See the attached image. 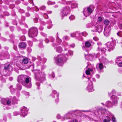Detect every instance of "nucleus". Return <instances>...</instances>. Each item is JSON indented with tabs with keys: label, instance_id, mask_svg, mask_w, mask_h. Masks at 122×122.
<instances>
[{
	"label": "nucleus",
	"instance_id": "nucleus-20",
	"mask_svg": "<svg viewBox=\"0 0 122 122\" xmlns=\"http://www.w3.org/2000/svg\"><path fill=\"white\" fill-rule=\"evenodd\" d=\"M81 34L79 33V32L77 31L71 34V36L73 37H76L77 39L79 41V36H80Z\"/></svg>",
	"mask_w": 122,
	"mask_h": 122
},
{
	"label": "nucleus",
	"instance_id": "nucleus-39",
	"mask_svg": "<svg viewBox=\"0 0 122 122\" xmlns=\"http://www.w3.org/2000/svg\"><path fill=\"white\" fill-rule=\"evenodd\" d=\"M43 41V40L41 39L40 40V41H41V42L39 43V46L41 48H42L43 47V44L42 42V41Z\"/></svg>",
	"mask_w": 122,
	"mask_h": 122
},
{
	"label": "nucleus",
	"instance_id": "nucleus-14",
	"mask_svg": "<svg viewBox=\"0 0 122 122\" xmlns=\"http://www.w3.org/2000/svg\"><path fill=\"white\" fill-rule=\"evenodd\" d=\"M63 47H64V50L66 51L67 50L68 48L70 47L74 48L75 46V45L74 44H72L70 45H69L66 42H64L62 44Z\"/></svg>",
	"mask_w": 122,
	"mask_h": 122
},
{
	"label": "nucleus",
	"instance_id": "nucleus-30",
	"mask_svg": "<svg viewBox=\"0 0 122 122\" xmlns=\"http://www.w3.org/2000/svg\"><path fill=\"white\" fill-rule=\"evenodd\" d=\"M122 61V57L118 56L117 57L115 60V62L117 63L119 62H121Z\"/></svg>",
	"mask_w": 122,
	"mask_h": 122
},
{
	"label": "nucleus",
	"instance_id": "nucleus-19",
	"mask_svg": "<svg viewBox=\"0 0 122 122\" xmlns=\"http://www.w3.org/2000/svg\"><path fill=\"white\" fill-rule=\"evenodd\" d=\"M12 67L10 64H8L6 66H5L4 67V69L5 71L8 73H10L12 71Z\"/></svg>",
	"mask_w": 122,
	"mask_h": 122
},
{
	"label": "nucleus",
	"instance_id": "nucleus-41",
	"mask_svg": "<svg viewBox=\"0 0 122 122\" xmlns=\"http://www.w3.org/2000/svg\"><path fill=\"white\" fill-rule=\"evenodd\" d=\"M55 76V73L52 72L51 74L49 75V77L50 78L52 77L53 78H54Z\"/></svg>",
	"mask_w": 122,
	"mask_h": 122
},
{
	"label": "nucleus",
	"instance_id": "nucleus-49",
	"mask_svg": "<svg viewBox=\"0 0 122 122\" xmlns=\"http://www.w3.org/2000/svg\"><path fill=\"white\" fill-rule=\"evenodd\" d=\"M3 119L5 122H6L7 121L6 117L5 115H3Z\"/></svg>",
	"mask_w": 122,
	"mask_h": 122
},
{
	"label": "nucleus",
	"instance_id": "nucleus-24",
	"mask_svg": "<svg viewBox=\"0 0 122 122\" xmlns=\"http://www.w3.org/2000/svg\"><path fill=\"white\" fill-rule=\"evenodd\" d=\"M118 98L116 96L113 95L111 97V99L114 104L117 103Z\"/></svg>",
	"mask_w": 122,
	"mask_h": 122
},
{
	"label": "nucleus",
	"instance_id": "nucleus-3",
	"mask_svg": "<svg viewBox=\"0 0 122 122\" xmlns=\"http://www.w3.org/2000/svg\"><path fill=\"white\" fill-rule=\"evenodd\" d=\"M68 58L67 53L58 55L56 59V63L57 65L60 66H62L66 62Z\"/></svg>",
	"mask_w": 122,
	"mask_h": 122
},
{
	"label": "nucleus",
	"instance_id": "nucleus-6",
	"mask_svg": "<svg viewBox=\"0 0 122 122\" xmlns=\"http://www.w3.org/2000/svg\"><path fill=\"white\" fill-rule=\"evenodd\" d=\"M38 33L37 28L35 27H33L30 28L28 32L29 37L31 38H33L36 36Z\"/></svg>",
	"mask_w": 122,
	"mask_h": 122
},
{
	"label": "nucleus",
	"instance_id": "nucleus-36",
	"mask_svg": "<svg viewBox=\"0 0 122 122\" xmlns=\"http://www.w3.org/2000/svg\"><path fill=\"white\" fill-rule=\"evenodd\" d=\"M47 23L48 24L47 28L48 29H50L51 28L52 26L51 21V20H49L48 22Z\"/></svg>",
	"mask_w": 122,
	"mask_h": 122
},
{
	"label": "nucleus",
	"instance_id": "nucleus-27",
	"mask_svg": "<svg viewBox=\"0 0 122 122\" xmlns=\"http://www.w3.org/2000/svg\"><path fill=\"white\" fill-rule=\"evenodd\" d=\"M103 23L106 25L104 29V36H106L107 35V31L106 30V27H107V19H105L104 21H103Z\"/></svg>",
	"mask_w": 122,
	"mask_h": 122
},
{
	"label": "nucleus",
	"instance_id": "nucleus-33",
	"mask_svg": "<svg viewBox=\"0 0 122 122\" xmlns=\"http://www.w3.org/2000/svg\"><path fill=\"white\" fill-rule=\"evenodd\" d=\"M70 5H71V8H75L77 6V4L76 3H72L71 1V3Z\"/></svg>",
	"mask_w": 122,
	"mask_h": 122
},
{
	"label": "nucleus",
	"instance_id": "nucleus-8",
	"mask_svg": "<svg viewBox=\"0 0 122 122\" xmlns=\"http://www.w3.org/2000/svg\"><path fill=\"white\" fill-rule=\"evenodd\" d=\"M23 85L27 88H30L31 86V78L28 76H25Z\"/></svg>",
	"mask_w": 122,
	"mask_h": 122
},
{
	"label": "nucleus",
	"instance_id": "nucleus-9",
	"mask_svg": "<svg viewBox=\"0 0 122 122\" xmlns=\"http://www.w3.org/2000/svg\"><path fill=\"white\" fill-rule=\"evenodd\" d=\"M105 113H106V109H103L101 107H98L96 111L95 112L94 114L96 115H103Z\"/></svg>",
	"mask_w": 122,
	"mask_h": 122
},
{
	"label": "nucleus",
	"instance_id": "nucleus-43",
	"mask_svg": "<svg viewBox=\"0 0 122 122\" xmlns=\"http://www.w3.org/2000/svg\"><path fill=\"white\" fill-rule=\"evenodd\" d=\"M112 105V104L111 102L110 101H108V102H107V107H111Z\"/></svg>",
	"mask_w": 122,
	"mask_h": 122
},
{
	"label": "nucleus",
	"instance_id": "nucleus-25",
	"mask_svg": "<svg viewBox=\"0 0 122 122\" xmlns=\"http://www.w3.org/2000/svg\"><path fill=\"white\" fill-rule=\"evenodd\" d=\"M55 40V39L52 36H50L49 37V39L46 38L45 41V42L47 43L49 42L50 41L51 42H53Z\"/></svg>",
	"mask_w": 122,
	"mask_h": 122
},
{
	"label": "nucleus",
	"instance_id": "nucleus-58",
	"mask_svg": "<svg viewBox=\"0 0 122 122\" xmlns=\"http://www.w3.org/2000/svg\"><path fill=\"white\" fill-rule=\"evenodd\" d=\"M28 2L30 3H32L33 4V5H34V3H33V0H28Z\"/></svg>",
	"mask_w": 122,
	"mask_h": 122
},
{
	"label": "nucleus",
	"instance_id": "nucleus-63",
	"mask_svg": "<svg viewBox=\"0 0 122 122\" xmlns=\"http://www.w3.org/2000/svg\"><path fill=\"white\" fill-rule=\"evenodd\" d=\"M93 39L95 41H97L98 40V38L97 37H95L93 38Z\"/></svg>",
	"mask_w": 122,
	"mask_h": 122
},
{
	"label": "nucleus",
	"instance_id": "nucleus-15",
	"mask_svg": "<svg viewBox=\"0 0 122 122\" xmlns=\"http://www.w3.org/2000/svg\"><path fill=\"white\" fill-rule=\"evenodd\" d=\"M21 111V115L23 117H24L26 116L28 113L27 109L25 107H23L20 108Z\"/></svg>",
	"mask_w": 122,
	"mask_h": 122
},
{
	"label": "nucleus",
	"instance_id": "nucleus-18",
	"mask_svg": "<svg viewBox=\"0 0 122 122\" xmlns=\"http://www.w3.org/2000/svg\"><path fill=\"white\" fill-rule=\"evenodd\" d=\"M85 57L86 59L89 61H91L93 60L95 56V54L93 53L92 54H88L86 55L85 54Z\"/></svg>",
	"mask_w": 122,
	"mask_h": 122
},
{
	"label": "nucleus",
	"instance_id": "nucleus-32",
	"mask_svg": "<svg viewBox=\"0 0 122 122\" xmlns=\"http://www.w3.org/2000/svg\"><path fill=\"white\" fill-rule=\"evenodd\" d=\"M26 44L25 43L22 42L19 44V46L21 48H24L26 47Z\"/></svg>",
	"mask_w": 122,
	"mask_h": 122
},
{
	"label": "nucleus",
	"instance_id": "nucleus-35",
	"mask_svg": "<svg viewBox=\"0 0 122 122\" xmlns=\"http://www.w3.org/2000/svg\"><path fill=\"white\" fill-rule=\"evenodd\" d=\"M16 89L17 90H20L21 89V86L20 84V83H18L16 85Z\"/></svg>",
	"mask_w": 122,
	"mask_h": 122
},
{
	"label": "nucleus",
	"instance_id": "nucleus-64",
	"mask_svg": "<svg viewBox=\"0 0 122 122\" xmlns=\"http://www.w3.org/2000/svg\"><path fill=\"white\" fill-rule=\"evenodd\" d=\"M4 15L5 16H8L9 15V13L7 12H4Z\"/></svg>",
	"mask_w": 122,
	"mask_h": 122
},
{
	"label": "nucleus",
	"instance_id": "nucleus-51",
	"mask_svg": "<svg viewBox=\"0 0 122 122\" xmlns=\"http://www.w3.org/2000/svg\"><path fill=\"white\" fill-rule=\"evenodd\" d=\"M101 51L102 53H105L106 51V49L104 48H103L101 49Z\"/></svg>",
	"mask_w": 122,
	"mask_h": 122
},
{
	"label": "nucleus",
	"instance_id": "nucleus-34",
	"mask_svg": "<svg viewBox=\"0 0 122 122\" xmlns=\"http://www.w3.org/2000/svg\"><path fill=\"white\" fill-rule=\"evenodd\" d=\"M61 3L63 4L66 3L67 5L70 4L71 3V1H66V0H61Z\"/></svg>",
	"mask_w": 122,
	"mask_h": 122
},
{
	"label": "nucleus",
	"instance_id": "nucleus-60",
	"mask_svg": "<svg viewBox=\"0 0 122 122\" xmlns=\"http://www.w3.org/2000/svg\"><path fill=\"white\" fill-rule=\"evenodd\" d=\"M27 50L29 53H30L32 51L31 48L29 47L27 48Z\"/></svg>",
	"mask_w": 122,
	"mask_h": 122
},
{
	"label": "nucleus",
	"instance_id": "nucleus-16",
	"mask_svg": "<svg viewBox=\"0 0 122 122\" xmlns=\"http://www.w3.org/2000/svg\"><path fill=\"white\" fill-rule=\"evenodd\" d=\"M25 75H21L18 77L17 81L19 83H21L23 85V84Z\"/></svg>",
	"mask_w": 122,
	"mask_h": 122
},
{
	"label": "nucleus",
	"instance_id": "nucleus-40",
	"mask_svg": "<svg viewBox=\"0 0 122 122\" xmlns=\"http://www.w3.org/2000/svg\"><path fill=\"white\" fill-rule=\"evenodd\" d=\"M69 18L71 20H72L75 19V17L74 15H71L69 17Z\"/></svg>",
	"mask_w": 122,
	"mask_h": 122
},
{
	"label": "nucleus",
	"instance_id": "nucleus-38",
	"mask_svg": "<svg viewBox=\"0 0 122 122\" xmlns=\"http://www.w3.org/2000/svg\"><path fill=\"white\" fill-rule=\"evenodd\" d=\"M92 71V70L89 68L86 71V73L87 75H89L90 73V71Z\"/></svg>",
	"mask_w": 122,
	"mask_h": 122
},
{
	"label": "nucleus",
	"instance_id": "nucleus-17",
	"mask_svg": "<svg viewBox=\"0 0 122 122\" xmlns=\"http://www.w3.org/2000/svg\"><path fill=\"white\" fill-rule=\"evenodd\" d=\"M86 90L88 92H91L94 90L92 82H89L86 88Z\"/></svg>",
	"mask_w": 122,
	"mask_h": 122
},
{
	"label": "nucleus",
	"instance_id": "nucleus-7",
	"mask_svg": "<svg viewBox=\"0 0 122 122\" xmlns=\"http://www.w3.org/2000/svg\"><path fill=\"white\" fill-rule=\"evenodd\" d=\"M28 59L27 58H24L21 62H20L19 63H17V66L19 67L21 70H24L27 68L25 65L28 62Z\"/></svg>",
	"mask_w": 122,
	"mask_h": 122
},
{
	"label": "nucleus",
	"instance_id": "nucleus-62",
	"mask_svg": "<svg viewBox=\"0 0 122 122\" xmlns=\"http://www.w3.org/2000/svg\"><path fill=\"white\" fill-rule=\"evenodd\" d=\"M19 11L20 12L22 13H23L25 12V11L24 10L21 9L19 10Z\"/></svg>",
	"mask_w": 122,
	"mask_h": 122
},
{
	"label": "nucleus",
	"instance_id": "nucleus-23",
	"mask_svg": "<svg viewBox=\"0 0 122 122\" xmlns=\"http://www.w3.org/2000/svg\"><path fill=\"white\" fill-rule=\"evenodd\" d=\"M94 8V5H90L87 8V11L90 14L93 11Z\"/></svg>",
	"mask_w": 122,
	"mask_h": 122
},
{
	"label": "nucleus",
	"instance_id": "nucleus-37",
	"mask_svg": "<svg viewBox=\"0 0 122 122\" xmlns=\"http://www.w3.org/2000/svg\"><path fill=\"white\" fill-rule=\"evenodd\" d=\"M10 89L11 92L12 94H13L15 92V90L13 88V86H10Z\"/></svg>",
	"mask_w": 122,
	"mask_h": 122
},
{
	"label": "nucleus",
	"instance_id": "nucleus-26",
	"mask_svg": "<svg viewBox=\"0 0 122 122\" xmlns=\"http://www.w3.org/2000/svg\"><path fill=\"white\" fill-rule=\"evenodd\" d=\"M80 34H81L80 36H79V41H82L83 40V38L82 37V36H86L87 35V33L85 32H84L82 33H80L79 32Z\"/></svg>",
	"mask_w": 122,
	"mask_h": 122
},
{
	"label": "nucleus",
	"instance_id": "nucleus-44",
	"mask_svg": "<svg viewBox=\"0 0 122 122\" xmlns=\"http://www.w3.org/2000/svg\"><path fill=\"white\" fill-rule=\"evenodd\" d=\"M20 40L22 41H25V37L24 36H23L20 37Z\"/></svg>",
	"mask_w": 122,
	"mask_h": 122
},
{
	"label": "nucleus",
	"instance_id": "nucleus-31",
	"mask_svg": "<svg viewBox=\"0 0 122 122\" xmlns=\"http://www.w3.org/2000/svg\"><path fill=\"white\" fill-rule=\"evenodd\" d=\"M83 13L84 15L86 17H87L90 15L87 11V9L84 10Z\"/></svg>",
	"mask_w": 122,
	"mask_h": 122
},
{
	"label": "nucleus",
	"instance_id": "nucleus-10",
	"mask_svg": "<svg viewBox=\"0 0 122 122\" xmlns=\"http://www.w3.org/2000/svg\"><path fill=\"white\" fill-rule=\"evenodd\" d=\"M61 12L63 17L66 16L70 12V7L68 6H66L63 7L61 9Z\"/></svg>",
	"mask_w": 122,
	"mask_h": 122
},
{
	"label": "nucleus",
	"instance_id": "nucleus-56",
	"mask_svg": "<svg viewBox=\"0 0 122 122\" xmlns=\"http://www.w3.org/2000/svg\"><path fill=\"white\" fill-rule=\"evenodd\" d=\"M45 6L43 5L41 7L40 9L41 10H43L45 9Z\"/></svg>",
	"mask_w": 122,
	"mask_h": 122
},
{
	"label": "nucleus",
	"instance_id": "nucleus-57",
	"mask_svg": "<svg viewBox=\"0 0 122 122\" xmlns=\"http://www.w3.org/2000/svg\"><path fill=\"white\" fill-rule=\"evenodd\" d=\"M34 21L35 23H37L38 21V19L37 17H36L34 19Z\"/></svg>",
	"mask_w": 122,
	"mask_h": 122
},
{
	"label": "nucleus",
	"instance_id": "nucleus-59",
	"mask_svg": "<svg viewBox=\"0 0 122 122\" xmlns=\"http://www.w3.org/2000/svg\"><path fill=\"white\" fill-rule=\"evenodd\" d=\"M117 64L119 66L122 67V61L121 62H119Z\"/></svg>",
	"mask_w": 122,
	"mask_h": 122
},
{
	"label": "nucleus",
	"instance_id": "nucleus-11",
	"mask_svg": "<svg viewBox=\"0 0 122 122\" xmlns=\"http://www.w3.org/2000/svg\"><path fill=\"white\" fill-rule=\"evenodd\" d=\"M115 44L116 41L115 40H113L112 42H108L107 43V47L108 48V51H112L114 48Z\"/></svg>",
	"mask_w": 122,
	"mask_h": 122
},
{
	"label": "nucleus",
	"instance_id": "nucleus-13",
	"mask_svg": "<svg viewBox=\"0 0 122 122\" xmlns=\"http://www.w3.org/2000/svg\"><path fill=\"white\" fill-rule=\"evenodd\" d=\"M9 57V55L7 51H5L0 53V60L8 58Z\"/></svg>",
	"mask_w": 122,
	"mask_h": 122
},
{
	"label": "nucleus",
	"instance_id": "nucleus-55",
	"mask_svg": "<svg viewBox=\"0 0 122 122\" xmlns=\"http://www.w3.org/2000/svg\"><path fill=\"white\" fill-rule=\"evenodd\" d=\"M117 35L119 36L120 37H122V32H119L117 33Z\"/></svg>",
	"mask_w": 122,
	"mask_h": 122
},
{
	"label": "nucleus",
	"instance_id": "nucleus-21",
	"mask_svg": "<svg viewBox=\"0 0 122 122\" xmlns=\"http://www.w3.org/2000/svg\"><path fill=\"white\" fill-rule=\"evenodd\" d=\"M52 46L54 47L56 51L59 53H61L62 51V48L60 46L56 47V45L54 43L53 44Z\"/></svg>",
	"mask_w": 122,
	"mask_h": 122
},
{
	"label": "nucleus",
	"instance_id": "nucleus-22",
	"mask_svg": "<svg viewBox=\"0 0 122 122\" xmlns=\"http://www.w3.org/2000/svg\"><path fill=\"white\" fill-rule=\"evenodd\" d=\"M95 28L96 29L95 30H92V31L93 32L97 31L99 33H100L101 31L102 30L101 26L99 25H98L97 26H96Z\"/></svg>",
	"mask_w": 122,
	"mask_h": 122
},
{
	"label": "nucleus",
	"instance_id": "nucleus-54",
	"mask_svg": "<svg viewBox=\"0 0 122 122\" xmlns=\"http://www.w3.org/2000/svg\"><path fill=\"white\" fill-rule=\"evenodd\" d=\"M19 114V112H15L13 113V115L14 116H17Z\"/></svg>",
	"mask_w": 122,
	"mask_h": 122
},
{
	"label": "nucleus",
	"instance_id": "nucleus-53",
	"mask_svg": "<svg viewBox=\"0 0 122 122\" xmlns=\"http://www.w3.org/2000/svg\"><path fill=\"white\" fill-rule=\"evenodd\" d=\"M43 16L46 19H47L48 18V15L46 13H44Z\"/></svg>",
	"mask_w": 122,
	"mask_h": 122
},
{
	"label": "nucleus",
	"instance_id": "nucleus-52",
	"mask_svg": "<svg viewBox=\"0 0 122 122\" xmlns=\"http://www.w3.org/2000/svg\"><path fill=\"white\" fill-rule=\"evenodd\" d=\"M68 53L71 56H72L73 55V52L71 50L68 51Z\"/></svg>",
	"mask_w": 122,
	"mask_h": 122
},
{
	"label": "nucleus",
	"instance_id": "nucleus-1",
	"mask_svg": "<svg viewBox=\"0 0 122 122\" xmlns=\"http://www.w3.org/2000/svg\"><path fill=\"white\" fill-rule=\"evenodd\" d=\"M12 101V104L13 105H17L18 104V100L15 97H12L10 96L9 97L5 98H2L1 100V102L2 104L4 105V109H9V108L7 106H10L11 105V100Z\"/></svg>",
	"mask_w": 122,
	"mask_h": 122
},
{
	"label": "nucleus",
	"instance_id": "nucleus-42",
	"mask_svg": "<svg viewBox=\"0 0 122 122\" xmlns=\"http://www.w3.org/2000/svg\"><path fill=\"white\" fill-rule=\"evenodd\" d=\"M56 40L57 42L59 44H60L62 41L61 39H60L58 37V36H57V37L56 39Z\"/></svg>",
	"mask_w": 122,
	"mask_h": 122
},
{
	"label": "nucleus",
	"instance_id": "nucleus-12",
	"mask_svg": "<svg viewBox=\"0 0 122 122\" xmlns=\"http://www.w3.org/2000/svg\"><path fill=\"white\" fill-rule=\"evenodd\" d=\"M51 95L52 97L53 98H55V101L56 103H57L59 102V93L57 92L55 90H53L52 91Z\"/></svg>",
	"mask_w": 122,
	"mask_h": 122
},
{
	"label": "nucleus",
	"instance_id": "nucleus-4",
	"mask_svg": "<svg viewBox=\"0 0 122 122\" xmlns=\"http://www.w3.org/2000/svg\"><path fill=\"white\" fill-rule=\"evenodd\" d=\"M75 111L72 110L66 113L64 116H62L61 118L62 121H64L65 119H71V120L68 121V122H78L76 120L72 119L71 117H75L76 116V114H74L75 113Z\"/></svg>",
	"mask_w": 122,
	"mask_h": 122
},
{
	"label": "nucleus",
	"instance_id": "nucleus-46",
	"mask_svg": "<svg viewBox=\"0 0 122 122\" xmlns=\"http://www.w3.org/2000/svg\"><path fill=\"white\" fill-rule=\"evenodd\" d=\"M102 17L100 16L98 18L97 22L99 23H101L102 21Z\"/></svg>",
	"mask_w": 122,
	"mask_h": 122
},
{
	"label": "nucleus",
	"instance_id": "nucleus-29",
	"mask_svg": "<svg viewBox=\"0 0 122 122\" xmlns=\"http://www.w3.org/2000/svg\"><path fill=\"white\" fill-rule=\"evenodd\" d=\"M97 69H99L100 70H102L103 68V64L102 63H100L99 64H97Z\"/></svg>",
	"mask_w": 122,
	"mask_h": 122
},
{
	"label": "nucleus",
	"instance_id": "nucleus-45",
	"mask_svg": "<svg viewBox=\"0 0 122 122\" xmlns=\"http://www.w3.org/2000/svg\"><path fill=\"white\" fill-rule=\"evenodd\" d=\"M88 80L89 81H90L91 82H92V81H93L94 82L96 81V79H95L94 78H88Z\"/></svg>",
	"mask_w": 122,
	"mask_h": 122
},
{
	"label": "nucleus",
	"instance_id": "nucleus-61",
	"mask_svg": "<svg viewBox=\"0 0 122 122\" xmlns=\"http://www.w3.org/2000/svg\"><path fill=\"white\" fill-rule=\"evenodd\" d=\"M20 0H17L15 2V4L17 5L20 4Z\"/></svg>",
	"mask_w": 122,
	"mask_h": 122
},
{
	"label": "nucleus",
	"instance_id": "nucleus-48",
	"mask_svg": "<svg viewBox=\"0 0 122 122\" xmlns=\"http://www.w3.org/2000/svg\"><path fill=\"white\" fill-rule=\"evenodd\" d=\"M28 43L29 46H32L33 45L32 42L30 41H28Z\"/></svg>",
	"mask_w": 122,
	"mask_h": 122
},
{
	"label": "nucleus",
	"instance_id": "nucleus-47",
	"mask_svg": "<svg viewBox=\"0 0 122 122\" xmlns=\"http://www.w3.org/2000/svg\"><path fill=\"white\" fill-rule=\"evenodd\" d=\"M47 3L49 5H51L55 4V2H52L50 1H48Z\"/></svg>",
	"mask_w": 122,
	"mask_h": 122
},
{
	"label": "nucleus",
	"instance_id": "nucleus-2",
	"mask_svg": "<svg viewBox=\"0 0 122 122\" xmlns=\"http://www.w3.org/2000/svg\"><path fill=\"white\" fill-rule=\"evenodd\" d=\"M33 72L35 74L36 80L40 81L36 82V84L38 86H39L40 85V82H42L46 80V74L44 71H42L39 70H34Z\"/></svg>",
	"mask_w": 122,
	"mask_h": 122
},
{
	"label": "nucleus",
	"instance_id": "nucleus-28",
	"mask_svg": "<svg viewBox=\"0 0 122 122\" xmlns=\"http://www.w3.org/2000/svg\"><path fill=\"white\" fill-rule=\"evenodd\" d=\"M92 41L91 40H89L86 41L85 46L86 47H89L91 45V43H92Z\"/></svg>",
	"mask_w": 122,
	"mask_h": 122
},
{
	"label": "nucleus",
	"instance_id": "nucleus-5",
	"mask_svg": "<svg viewBox=\"0 0 122 122\" xmlns=\"http://www.w3.org/2000/svg\"><path fill=\"white\" fill-rule=\"evenodd\" d=\"M73 111H75V113L74 114H76V116L75 117H77V116H79L80 117L83 116L84 117L86 118L87 119H88L89 120H91V118L88 116L86 115L85 114H83L81 112H80L81 111H82L83 112H91V110H74Z\"/></svg>",
	"mask_w": 122,
	"mask_h": 122
},
{
	"label": "nucleus",
	"instance_id": "nucleus-50",
	"mask_svg": "<svg viewBox=\"0 0 122 122\" xmlns=\"http://www.w3.org/2000/svg\"><path fill=\"white\" fill-rule=\"evenodd\" d=\"M62 117H61V115L59 114H58L56 116V117L58 119H61V121H62V119H61V118Z\"/></svg>",
	"mask_w": 122,
	"mask_h": 122
}]
</instances>
